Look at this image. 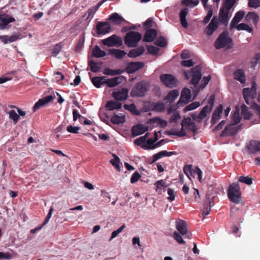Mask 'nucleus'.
Here are the masks:
<instances>
[{"mask_svg": "<svg viewBox=\"0 0 260 260\" xmlns=\"http://www.w3.org/2000/svg\"><path fill=\"white\" fill-rule=\"evenodd\" d=\"M234 78L242 84H244V70L243 69L236 70L234 73Z\"/></svg>", "mask_w": 260, "mask_h": 260, "instance_id": "obj_34", "label": "nucleus"}, {"mask_svg": "<svg viewBox=\"0 0 260 260\" xmlns=\"http://www.w3.org/2000/svg\"><path fill=\"white\" fill-rule=\"evenodd\" d=\"M155 185L156 186V190L157 191L161 189V187L166 188L167 186L166 182L164 180L157 181L155 183Z\"/></svg>", "mask_w": 260, "mask_h": 260, "instance_id": "obj_57", "label": "nucleus"}, {"mask_svg": "<svg viewBox=\"0 0 260 260\" xmlns=\"http://www.w3.org/2000/svg\"><path fill=\"white\" fill-rule=\"evenodd\" d=\"M9 117L12 119L14 123L16 124L19 118V116L16 113V112L14 110H11L9 113Z\"/></svg>", "mask_w": 260, "mask_h": 260, "instance_id": "obj_54", "label": "nucleus"}, {"mask_svg": "<svg viewBox=\"0 0 260 260\" xmlns=\"http://www.w3.org/2000/svg\"><path fill=\"white\" fill-rule=\"evenodd\" d=\"M149 89V84L147 82L141 81L137 83L131 92L132 97H142L145 95Z\"/></svg>", "mask_w": 260, "mask_h": 260, "instance_id": "obj_5", "label": "nucleus"}, {"mask_svg": "<svg viewBox=\"0 0 260 260\" xmlns=\"http://www.w3.org/2000/svg\"><path fill=\"white\" fill-rule=\"evenodd\" d=\"M236 0H223V3L219 11V16L217 17L218 21L226 26L232 16L230 11Z\"/></svg>", "mask_w": 260, "mask_h": 260, "instance_id": "obj_1", "label": "nucleus"}, {"mask_svg": "<svg viewBox=\"0 0 260 260\" xmlns=\"http://www.w3.org/2000/svg\"><path fill=\"white\" fill-rule=\"evenodd\" d=\"M245 102L248 103L246 96H248L252 99L254 98L256 95V77H252L251 81V87L250 88L249 87L245 88Z\"/></svg>", "mask_w": 260, "mask_h": 260, "instance_id": "obj_14", "label": "nucleus"}, {"mask_svg": "<svg viewBox=\"0 0 260 260\" xmlns=\"http://www.w3.org/2000/svg\"><path fill=\"white\" fill-rule=\"evenodd\" d=\"M124 73V71L121 69L112 70L110 68H105L103 71V74L106 75L114 76L115 75H120Z\"/></svg>", "mask_w": 260, "mask_h": 260, "instance_id": "obj_35", "label": "nucleus"}, {"mask_svg": "<svg viewBox=\"0 0 260 260\" xmlns=\"http://www.w3.org/2000/svg\"><path fill=\"white\" fill-rule=\"evenodd\" d=\"M106 55V52L102 50L98 45H96L92 51V55L96 58L102 57Z\"/></svg>", "mask_w": 260, "mask_h": 260, "instance_id": "obj_33", "label": "nucleus"}, {"mask_svg": "<svg viewBox=\"0 0 260 260\" xmlns=\"http://www.w3.org/2000/svg\"><path fill=\"white\" fill-rule=\"evenodd\" d=\"M105 77H94L92 78L91 81L93 84L96 88L101 87L102 85L105 84L104 83V79L105 78Z\"/></svg>", "mask_w": 260, "mask_h": 260, "instance_id": "obj_36", "label": "nucleus"}, {"mask_svg": "<svg viewBox=\"0 0 260 260\" xmlns=\"http://www.w3.org/2000/svg\"><path fill=\"white\" fill-rule=\"evenodd\" d=\"M125 228V225L123 224L121 226L118 228L117 230L113 231L112 233L111 237L109 239V241L112 240L113 239L115 238L117 236V235L120 233L122 230Z\"/></svg>", "mask_w": 260, "mask_h": 260, "instance_id": "obj_53", "label": "nucleus"}, {"mask_svg": "<svg viewBox=\"0 0 260 260\" xmlns=\"http://www.w3.org/2000/svg\"><path fill=\"white\" fill-rule=\"evenodd\" d=\"M176 228L179 233L184 236V238L191 239V233L188 230L187 223L181 219H179L176 222Z\"/></svg>", "mask_w": 260, "mask_h": 260, "instance_id": "obj_7", "label": "nucleus"}, {"mask_svg": "<svg viewBox=\"0 0 260 260\" xmlns=\"http://www.w3.org/2000/svg\"><path fill=\"white\" fill-rule=\"evenodd\" d=\"M244 17V11H240L237 12L231 21L230 24V30H232Z\"/></svg>", "mask_w": 260, "mask_h": 260, "instance_id": "obj_24", "label": "nucleus"}, {"mask_svg": "<svg viewBox=\"0 0 260 260\" xmlns=\"http://www.w3.org/2000/svg\"><path fill=\"white\" fill-rule=\"evenodd\" d=\"M260 60V53H256L249 63L250 68L254 69Z\"/></svg>", "mask_w": 260, "mask_h": 260, "instance_id": "obj_44", "label": "nucleus"}, {"mask_svg": "<svg viewBox=\"0 0 260 260\" xmlns=\"http://www.w3.org/2000/svg\"><path fill=\"white\" fill-rule=\"evenodd\" d=\"M160 79L161 82L168 87L173 88L177 85V80L172 75H161Z\"/></svg>", "mask_w": 260, "mask_h": 260, "instance_id": "obj_9", "label": "nucleus"}, {"mask_svg": "<svg viewBox=\"0 0 260 260\" xmlns=\"http://www.w3.org/2000/svg\"><path fill=\"white\" fill-rule=\"evenodd\" d=\"M179 95V92L176 90L170 91L164 99L166 103H172Z\"/></svg>", "mask_w": 260, "mask_h": 260, "instance_id": "obj_30", "label": "nucleus"}, {"mask_svg": "<svg viewBox=\"0 0 260 260\" xmlns=\"http://www.w3.org/2000/svg\"><path fill=\"white\" fill-rule=\"evenodd\" d=\"M155 44L158 46L164 47L167 45V42L164 37H160L156 40Z\"/></svg>", "mask_w": 260, "mask_h": 260, "instance_id": "obj_50", "label": "nucleus"}, {"mask_svg": "<svg viewBox=\"0 0 260 260\" xmlns=\"http://www.w3.org/2000/svg\"><path fill=\"white\" fill-rule=\"evenodd\" d=\"M124 108L125 110H128L131 111L132 113L138 115V112L137 110V108L136 105L134 104H131L130 105L125 104L124 105Z\"/></svg>", "mask_w": 260, "mask_h": 260, "instance_id": "obj_46", "label": "nucleus"}, {"mask_svg": "<svg viewBox=\"0 0 260 260\" xmlns=\"http://www.w3.org/2000/svg\"><path fill=\"white\" fill-rule=\"evenodd\" d=\"M5 37L3 38V42L4 44H7L8 43H12L16 41L18 37L16 35L11 36L10 37H8V36H4Z\"/></svg>", "mask_w": 260, "mask_h": 260, "instance_id": "obj_49", "label": "nucleus"}, {"mask_svg": "<svg viewBox=\"0 0 260 260\" xmlns=\"http://www.w3.org/2000/svg\"><path fill=\"white\" fill-rule=\"evenodd\" d=\"M122 107V104L117 101H109L107 102L106 107L109 111L115 109H120Z\"/></svg>", "mask_w": 260, "mask_h": 260, "instance_id": "obj_29", "label": "nucleus"}, {"mask_svg": "<svg viewBox=\"0 0 260 260\" xmlns=\"http://www.w3.org/2000/svg\"><path fill=\"white\" fill-rule=\"evenodd\" d=\"M192 72V78L191 80V83L197 87L198 83L202 78V67L201 65H198L191 69Z\"/></svg>", "mask_w": 260, "mask_h": 260, "instance_id": "obj_12", "label": "nucleus"}, {"mask_svg": "<svg viewBox=\"0 0 260 260\" xmlns=\"http://www.w3.org/2000/svg\"><path fill=\"white\" fill-rule=\"evenodd\" d=\"M166 152H165V150L161 151L156 154H155L153 155L152 160L150 161H149V164H152L155 162L158 159L163 157H165Z\"/></svg>", "mask_w": 260, "mask_h": 260, "instance_id": "obj_41", "label": "nucleus"}, {"mask_svg": "<svg viewBox=\"0 0 260 260\" xmlns=\"http://www.w3.org/2000/svg\"><path fill=\"white\" fill-rule=\"evenodd\" d=\"M109 53L110 55L114 56L117 59L123 58L126 54L124 51L116 49H109Z\"/></svg>", "mask_w": 260, "mask_h": 260, "instance_id": "obj_31", "label": "nucleus"}, {"mask_svg": "<svg viewBox=\"0 0 260 260\" xmlns=\"http://www.w3.org/2000/svg\"><path fill=\"white\" fill-rule=\"evenodd\" d=\"M145 50L144 47L142 46L131 50L127 54V56L130 58H135L143 54Z\"/></svg>", "mask_w": 260, "mask_h": 260, "instance_id": "obj_26", "label": "nucleus"}, {"mask_svg": "<svg viewBox=\"0 0 260 260\" xmlns=\"http://www.w3.org/2000/svg\"><path fill=\"white\" fill-rule=\"evenodd\" d=\"M234 125L233 123L232 124L227 125L220 134V136L223 137L236 134L241 125L238 126H234Z\"/></svg>", "mask_w": 260, "mask_h": 260, "instance_id": "obj_18", "label": "nucleus"}, {"mask_svg": "<svg viewBox=\"0 0 260 260\" xmlns=\"http://www.w3.org/2000/svg\"><path fill=\"white\" fill-rule=\"evenodd\" d=\"M229 200L235 203H242V192L238 183H233L229 185L227 190Z\"/></svg>", "mask_w": 260, "mask_h": 260, "instance_id": "obj_2", "label": "nucleus"}, {"mask_svg": "<svg viewBox=\"0 0 260 260\" xmlns=\"http://www.w3.org/2000/svg\"><path fill=\"white\" fill-rule=\"evenodd\" d=\"M185 128L182 127L181 130L178 132H172L170 131L169 132L170 135L177 136L178 137H183L186 136V133L185 132Z\"/></svg>", "mask_w": 260, "mask_h": 260, "instance_id": "obj_51", "label": "nucleus"}, {"mask_svg": "<svg viewBox=\"0 0 260 260\" xmlns=\"http://www.w3.org/2000/svg\"><path fill=\"white\" fill-rule=\"evenodd\" d=\"M245 20L256 25L258 20V16L254 12H249L245 17Z\"/></svg>", "mask_w": 260, "mask_h": 260, "instance_id": "obj_32", "label": "nucleus"}, {"mask_svg": "<svg viewBox=\"0 0 260 260\" xmlns=\"http://www.w3.org/2000/svg\"><path fill=\"white\" fill-rule=\"evenodd\" d=\"M141 177V176L139 173L138 172H135L132 176L131 178V182L132 183H134L137 182L139 179Z\"/></svg>", "mask_w": 260, "mask_h": 260, "instance_id": "obj_59", "label": "nucleus"}, {"mask_svg": "<svg viewBox=\"0 0 260 260\" xmlns=\"http://www.w3.org/2000/svg\"><path fill=\"white\" fill-rule=\"evenodd\" d=\"M80 129L79 126H73L72 125L68 126L67 130L68 132L73 134H78V131Z\"/></svg>", "mask_w": 260, "mask_h": 260, "instance_id": "obj_61", "label": "nucleus"}, {"mask_svg": "<svg viewBox=\"0 0 260 260\" xmlns=\"http://www.w3.org/2000/svg\"><path fill=\"white\" fill-rule=\"evenodd\" d=\"M219 23L218 21L217 16H214L211 22L205 28L204 32L208 36H211L218 28Z\"/></svg>", "mask_w": 260, "mask_h": 260, "instance_id": "obj_13", "label": "nucleus"}, {"mask_svg": "<svg viewBox=\"0 0 260 260\" xmlns=\"http://www.w3.org/2000/svg\"><path fill=\"white\" fill-rule=\"evenodd\" d=\"M168 194L169 197L168 198V200L170 201H173L175 200L176 195L174 193V190L172 188H169L167 190Z\"/></svg>", "mask_w": 260, "mask_h": 260, "instance_id": "obj_64", "label": "nucleus"}, {"mask_svg": "<svg viewBox=\"0 0 260 260\" xmlns=\"http://www.w3.org/2000/svg\"><path fill=\"white\" fill-rule=\"evenodd\" d=\"M102 43L108 47H120L122 45L121 39L116 35H113L109 37L102 40Z\"/></svg>", "mask_w": 260, "mask_h": 260, "instance_id": "obj_8", "label": "nucleus"}, {"mask_svg": "<svg viewBox=\"0 0 260 260\" xmlns=\"http://www.w3.org/2000/svg\"><path fill=\"white\" fill-rule=\"evenodd\" d=\"M232 41V39L229 36V33L224 31L219 35L214 43V46L217 49H220L230 46Z\"/></svg>", "mask_w": 260, "mask_h": 260, "instance_id": "obj_6", "label": "nucleus"}, {"mask_svg": "<svg viewBox=\"0 0 260 260\" xmlns=\"http://www.w3.org/2000/svg\"><path fill=\"white\" fill-rule=\"evenodd\" d=\"M117 78H111L105 80L104 83L107 84L109 87H113L117 85Z\"/></svg>", "mask_w": 260, "mask_h": 260, "instance_id": "obj_45", "label": "nucleus"}, {"mask_svg": "<svg viewBox=\"0 0 260 260\" xmlns=\"http://www.w3.org/2000/svg\"><path fill=\"white\" fill-rule=\"evenodd\" d=\"M244 215V212L242 210H239L238 208H233L231 210V216L235 220L236 224L232 229V233L237 237L240 236V233L239 232V225L243 222L242 217Z\"/></svg>", "mask_w": 260, "mask_h": 260, "instance_id": "obj_3", "label": "nucleus"}, {"mask_svg": "<svg viewBox=\"0 0 260 260\" xmlns=\"http://www.w3.org/2000/svg\"><path fill=\"white\" fill-rule=\"evenodd\" d=\"M200 104L199 102H194L191 104L186 106L183 109L184 112H186L189 111L194 110L200 106Z\"/></svg>", "mask_w": 260, "mask_h": 260, "instance_id": "obj_42", "label": "nucleus"}, {"mask_svg": "<svg viewBox=\"0 0 260 260\" xmlns=\"http://www.w3.org/2000/svg\"><path fill=\"white\" fill-rule=\"evenodd\" d=\"M247 148L251 153H254L260 151V142L251 141L247 146Z\"/></svg>", "mask_w": 260, "mask_h": 260, "instance_id": "obj_28", "label": "nucleus"}, {"mask_svg": "<svg viewBox=\"0 0 260 260\" xmlns=\"http://www.w3.org/2000/svg\"><path fill=\"white\" fill-rule=\"evenodd\" d=\"M88 66L90 67L91 71L93 73L98 72L101 70L100 66L92 59L88 61Z\"/></svg>", "mask_w": 260, "mask_h": 260, "instance_id": "obj_39", "label": "nucleus"}, {"mask_svg": "<svg viewBox=\"0 0 260 260\" xmlns=\"http://www.w3.org/2000/svg\"><path fill=\"white\" fill-rule=\"evenodd\" d=\"M223 110V107L221 105H220L217 107L216 110H214L211 121V123L212 125L215 124L217 121L220 119L221 116L220 114L222 113Z\"/></svg>", "mask_w": 260, "mask_h": 260, "instance_id": "obj_25", "label": "nucleus"}, {"mask_svg": "<svg viewBox=\"0 0 260 260\" xmlns=\"http://www.w3.org/2000/svg\"><path fill=\"white\" fill-rule=\"evenodd\" d=\"M206 10H208V12L207 15L205 17L203 20V23L205 24H207L209 22L213 15V10L211 6L207 8Z\"/></svg>", "mask_w": 260, "mask_h": 260, "instance_id": "obj_43", "label": "nucleus"}, {"mask_svg": "<svg viewBox=\"0 0 260 260\" xmlns=\"http://www.w3.org/2000/svg\"><path fill=\"white\" fill-rule=\"evenodd\" d=\"M15 21V19L14 17L8 15L0 16V29H6L9 23L14 22Z\"/></svg>", "mask_w": 260, "mask_h": 260, "instance_id": "obj_22", "label": "nucleus"}, {"mask_svg": "<svg viewBox=\"0 0 260 260\" xmlns=\"http://www.w3.org/2000/svg\"><path fill=\"white\" fill-rule=\"evenodd\" d=\"M248 6L251 8H257L260 6L259 0H249Z\"/></svg>", "mask_w": 260, "mask_h": 260, "instance_id": "obj_62", "label": "nucleus"}, {"mask_svg": "<svg viewBox=\"0 0 260 260\" xmlns=\"http://www.w3.org/2000/svg\"><path fill=\"white\" fill-rule=\"evenodd\" d=\"M104 2V1H103L100 2L99 3H98L97 6H95L94 10L92 9H90L88 10V12H87L88 13V17L87 18H90V17H91V18L93 17L94 13L98 10L99 7L103 4V3Z\"/></svg>", "mask_w": 260, "mask_h": 260, "instance_id": "obj_55", "label": "nucleus"}, {"mask_svg": "<svg viewBox=\"0 0 260 260\" xmlns=\"http://www.w3.org/2000/svg\"><path fill=\"white\" fill-rule=\"evenodd\" d=\"M108 20L115 25H120L125 21V19L117 13L110 15Z\"/></svg>", "mask_w": 260, "mask_h": 260, "instance_id": "obj_21", "label": "nucleus"}, {"mask_svg": "<svg viewBox=\"0 0 260 260\" xmlns=\"http://www.w3.org/2000/svg\"><path fill=\"white\" fill-rule=\"evenodd\" d=\"M144 66V63L142 62H130L127 63V65L124 71L128 74H132L136 71L142 69Z\"/></svg>", "mask_w": 260, "mask_h": 260, "instance_id": "obj_16", "label": "nucleus"}, {"mask_svg": "<svg viewBox=\"0 0 260 260\" xmlns=\"http://www.w3.org/2000/svg\"><path fill=\"white\" fill-rule=\"evenodd\" d=\"M241 119V117L239 113V108L238 107H236V110L232 115V123L234 125H236L240 122Z\"/></svg>", "mask_w": 260, "mask_h": 260, "instance_id": "obj_37", "label": "nucleus"}, {"mask_svg": "<svg viewBox=\"0 0 260 260\" xmlns=\"http://www.w3.org/2000/svg\"><path fill=\"white\" fill-rule=\"evenodd\" d=\"M128 92V90L127 88H122L115 90L112 95L116 101H123L127 98Z\"/></svg>", "mask_w": 260, "mask_h": 260, "instance_id": "obj_15", "label": "nucleus"}, {"mask_svg": "<svg viewBox=\"0 0 260 260\" xmlns=\"http://www.w3.org/2000/svg\"><path fill=\"white\" fill-rule=\"evenodd\" d=\"M146 145H143L142 146V148L144 149H151L149 148V147L152 146L153 145H154V143L155 142L153 140V139L150 138L148 139H146Z\"/></svg>", "mask_w": 260, "mask_h": 260, "instance_id": "obj_58", "label": "nucleus"}, {"mask_svg": "<svg viewBox=\"0 0 260 260\" xmlns=\"http://www.w3.org/2000/svg\"><path fill=\"white\" fill-rule=\"evenodd\" d=\"M96 30L98 35H105L110 32L111 26L109 22L99 21L96 23Z\"/></svg>", "mask_w": 260, "mask_h": 260, "instance_id": "obj_11", "label": "nucleus"}, {"mask_svg": "<svg viewBox=\"0 0 260 260\" xmlns=\"http://www.w3.org/2000/svg\"><path fill=\"white\" fill-rule=\"evenodd\" d=\"M210 79L211 76L210 75L208 76H204L201 81V85L200 87L201 88H204L208 84Z\"/></svg>", "mask_w": 260, "mask_h": 260, "instance_id": "obj_60", "label": "nucleus"}, {"mask_svg": "<svg viewBox=\"0 0 260 260\" xmlns=\"http://www.w3.org/2000/svg\"><path fill=\"white\" fill-rule=\"evenodd\" d=\"M62 48V45L61 43L56 44L52 49V54L56 56L60 52L61 49Z\"/></svg>", "mask_w": 260, "mask_h": 260, "instance_id": "obj_56", "label": "nucleus"}, {"mask_svg": "<svg viewBox=\"0 0 260 260\" xmlns=\"http://www.w3.org/2000/svg\"><path fill=\"white\" fill-rule=\"evenodd\" d=\"M148 130V127L144 126L142 124H138L133 126L132 133L133 136H137L141 135Z\"/></svg>", "mask_w": 260, "mask_h": 260, "instance_id": "obj_23", "label": "nucleus"}, {"mask_svg": "<svg viewBox=\"0 0 260 260\" xmlns=\"http://www.w3.org/2000/svg\"><path fill=\"white\" fill-rule=\"evenodd\" d=\"M157 31L153 28H149L145 32L143 41L145 42H151L153 41L157 36Z\"/></svg>", "mask_w": 260, "mask_h": 260, "instance_id": "obj_20", "label": "nucleus"}, {"mask_svg": "<svg viewBox=\"0 0 260 260\" xmlns=\"http://www.w3.org/2000/svg\"><path fill=\"white\" fill-rule=\"evenodd\" d=\"M111 121L113 124H120L123 123L125 121L124 116H118V115H114L111 119Z\"/></svg>", "mask_w": 260, "mask_h": 260, "instance_id": "obj_38", "label": "nucleus"}, {"mask_svg": "<svg viewBox=\"0 0 260 260\" xmlns=\"http://www.w3.org/2000/svg\"><path fill=\"white\" fill-rule=\"evenodd\" d=\"M181 126L187 130L192 131L194 134L197 133V126L190 117L183 119L181 123Z\"/></svg>", "mask_w": 260, "mask_h": 260, "instance_id": "obj_17", "label": "nucleus"}, {"mask_svg": "<svg viewBox=\"0 0 260 260\" xmlns=\"http://www.w3.org/2000/svg\"><path fill=\"white\" fill-rule=\"evenodd\" d=\"M111 164L115 167L118 171H120V160L116 155H114V158L110 160Z\"/></svg>", "mask_w": 260, "mask_h": 260, "instance_id": "obj_48", "label": "nucleus"}, {"mask_svg": "<svg viewBox=\"0 0 260 260\" xmlns=\"http://www.w3.org/2000/svg\"><path fill=\"white\" fill-rule=\"evenodd\" d=\"M141 39L142 36L140 33L131 31L125 36L124 43L128 47H136Z\"/></svg>", "mask_w": 260, "mask_h": 260, "instance_id": "obj_4", "label": "nucleus"}, {"mask_svg": "<svg viewBox=\"0 0 260 260\" xmlns=\"http://www.w3.org/2000/svg\"><path fill=\"white\" fill-rule=\"evenodd\" d=\"M210 207H209L208 204H206V202H205L202 213L204 217H205L206 216L208 215L209 214L210 211Z\"/></svg>", "mask_w": 260, "mask_h": 260, "instance_id": "obj_63", "label": "nucleus"}, {"mask_svg": "<svg viewBox=\"0 0 260 260\" xmlns=\"http://www.w3.org/2000/svg\"><path fill=\"white\" fill-rule=\"evenodd\" d=\"M188 13V9L187 8H184L180 11L179 13L181 24L184 28H187L188 26L187 21L186 19Z\"/></svg>", "mask_w": 260, "mask_h": 260, "instance_id": "obj_27", "label": "nucleus"}, {"mask_svg": "<svg viewBox=\"0 0 260 260\" xmlns=\"http://www.w3.org/2000/svg\"><path fill=\"white\" fill-rule=\"evenodd\" d=\"M149 133H146L144 136L139 137L135 140V143L137 145H141L142 147L143 145H146V139L148 137Z\"/></svg>", "mask_w": 260, "mask_h": 260, "instance_id": "obj_40", "label": "nucleus"}, {"mask_svg": "<svg viewBox=\"0 0 260 260\" xmlns=\"http://www.w3.org/2000/svg\"><path fill=\"white\" fill-rule=\"evenodd\" d=\"M199 3V0H183L181 4L186 6L192 5V7L197 6Z\"/></svg>", "mask_w": 260, "mask_h": 260, "instance_id": "obj_47", "label": "nucleus"}, {"mask_svg": "<svg viewBox=\"0 0 260 260\" xmlns=\"http://www.w3.org/2000/svg\"><path fill=\"white\" fill-rule=\"evenodd\" d=\"M55 99V95H49L40 99L34 106V110L36 111Z\"/></svg>", "mask_w": 260, "mask_h": 260, "instance_id": "obj_19", "label": "nucleus"}, {"mask_svg": "<svg viewBox=\"0 0 260 260\" xmlns=\"http://www.w3.org/2000/svg\"><path fill=\"white\" fill-rule=\"evenodd\" d=\"M173 238L179 244L184 245L186 244V242L183 240L182 236L176 231L173 233Z\"/></svg>", "mask_w": 260, "mask_h": 260, "instance_id": "obj_52", "label": "nucleus"}, {"mask_svg": "<svg viewBox=\"0 0 260 260\" xmlns=\"http://www.w3.org/2000/svg\"><path fill=\"white\" fill-rule=\"evenodd\" d=\"M191 96L190 90L187 88H183L181 91L180 99L177 103V107L179 108L186 104L190 100Z\"/></svg>", "mask_w": 260, "mask_h": 260, "instance_id": "obj_10", "label": "nucleus"}]
</instances>
